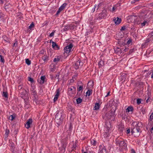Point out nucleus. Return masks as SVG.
<instances>
[{
  "mask_svg": "<svg viewBox=\"0 0 153 153\" xmlns=\"http://www.w3.org/2000/svg\"><path fill=\"white\" fill-rule=\"evenodd\" d=\"M25 100V108H27V109H28V105H27V102H26V101Z\"/></svg>",
  "mask_w": 153,
  "mask_h": 153,
  "instance_id": "09e8293b",
  "label": "nucleus"
},
{
  "mask_svg": "<svg viewBox=\"0 0 153 153\" xmlns=\"http://www.w3.org/2000/svg\"><path fill=\"white\" fill-rule=\"evenodd\" d=\"M113 21L116 25H119L121 23V19L120 18L117 17L116 18H114V19H113Z\"/></svg>",
  "mask_w": 153,
  "mask_h": 153,
  "instance_id": "ddd939ff",
  "label": "nucleus"
},
{
  "mask_svg": "<svg viewBox=\"0 0 153 153\" xmlns=\"http://www.w3.org/2000/svg\"><path fill=\"white\" fill-rule=\"evenodd\" d=\"M115 116L114 112L111 111L106 113L105 117V118L106 120V122L110 123L111 121H114Z\"/></svg>",
  "mask_w": 153,
  "mask_h": 153,
  "instance_id": "39448f33",
  "label": "nucleus"
},
{
  "mask_svg": "<svg viewBox=\"0 0 153 153\" xmlns=\"http://www.w3.org/2000/svg\"><path fill=\"white\" fill-rule=\"evenodd\" d=\"M73 45L72 43H71L69 45L66 46L64 49V53L69 54L71 51L72 48L73 47Z\"/></svg>",
  "mask_w": 153,
  "mask_h": 153,
  "instance_id": "6e6552de",
  "label": "nucleus"
},
{
  "mask_svg": "<svg viewBox=\"0 0 153 153\" xmlns=\"http://www.w3.org/2000/svg\"><path fill=\"white\" fill-rule=\"evenodd\" d=\"M131 153H136V152L133 149H132L131 150Z\"/></svg>",
  "mask_w": 153,
  "mask_h": 153,
  "instance_id": "052dcab7",
  "label": "nucleus"
},
{
  "mask_svg": "<svg viewBox=\"0 0 153 153\" xmlns=\"http://www.w3.org/2000/svg\"><path fill=\"white\" fill-rule=\"evenodd\" d=\"M48 57L47 56L44 55L42 57V59L44 61V62H47L48 60Z\"/></svg>",
  "mask_w": 153,
  "mask_h": 153,
  "instance_id": "a878e982",
  "label": "nucleus"
},
{
  "mask_svg": "<svg viewBox=\"0 0 153 153\" xmlns=\"http://www.w3.org/2000/svg\"><path fill=\"white\" fill-rule=\"evenodd\" d=\"M150 40L149 38H146L145 40V42L142 45V46L145 47L148 45V43L150 41Z\"/></svg>",
  "mask_w": 153,
  "mask_h": 153,
  "instance_id": "f3484780",
  "label": "nucleus"
},
{
  "mask_svg": "<svg viewBox=\"0 0 153 153\" xmlns=\"http://www.w3.org/2000/svg\"><path fill=\"white\" fill-rule=\"evenodd\" d=\"M67 5V4L66 3H64L62 5L63 7H64V8H65L66 6Z\"/></svg>",
  "mask_w": 153,
  "mask_h": 153,
  "instance_id": "6e6d98bb",
  "label": "nucleus"
},
{
  "mask_svg": "<svg viewBox=\"0 0 153 153\" xmlns=\"http://www.w3.org/2000/svg\"><path fill=\"white\" fill-rule=\"evenodd\" d=\"M25 127L27 129L29 128V120H27L26 124L25 125Z\"/></svg>",
  "mask_w": 153,
  "mask_h": 153,
  "instance_id": "79ce46f5",
  "label": "nucleus"
},
{
  "mask_svg": "<svg viewBox=\"0 0 153 153\" xmlns=\"http://www.w3.org/2000/svg\"><path fill=\"white\" fill-rule=\"evenodd\" d=\"M91 87H93L94 86L93 82H91Z\"/></svg>",
  "mask_w": 153,
  "mask_h": 153,
  "instance_id": "338daca9",
  "label": "nucleus"
},
{
  "mask_svg": "<svg viewBox=\"0 0 153 153\" xmlns=\"http://www.w3.org/2000/svg\"><path fill=\"white\" fill-rule=\"evenodd\" d=\"M142 126L141 123L138 122H134L132 123V126L131 128V132L132 135L134 137H139L142 131L140 128V127Z\"/></svg>",
  "mask_w": 153,
  "mask_h": 153,
  "instance_id": "f257e3e1",
  "label": "nucleus"
},
{
  "mask_svg": "<svg viewBox=\"0 0 153 153\" xmlns=\"http://www.w3.org/2000/svg\"><path fill=\"white\" fill-rule=\"evenodd\" d=\"M72 128V125L71 123H70L69 126V129L70 130H71Z\"/></svg>",
  "mask_w": 153,
  "mask_h": 153,
  "instance_id": "de8ad7c7",
  "label": "nucleus"
},
{
  "mask_svg": "<svg viewBox=\"0 0 153 153\" xmlns=\"http://www.w3.org/2000/svg\"><path fill=\"white\" fill-rule=\"evenodd\" d=\"M142 100L140 98H138L137 99V105H139L140 103H141Z\"/></svg>",
  "mask_w": 153,
  "mask_h": 153,
  "instance_id": "58836bf2",
  "label": "nucleus"
},
{
  "mask_svg": "<svg viewBox=\"0 0 153 153\" xmlns=\"http://www.w3.org/2000/svg\"><path fill=\"white\" fill-rule=\"evenodd\" d=\"M18 42L16 40H15V42L13 43V47H16L18 45Z\"/></svg>",
  "mask_w": 153,
  "mask_h": 153,
  "instance_id": "a19ab883",
  "label": "nucleus"
},
{
  "mask_svg": "<svg viewBox=\"0 0 153 153\" xmlns=\"http://www.w3.org/2000/svg\"><path fill=\"white\" fill-rule=\"evenodd\" d=\"M58 9L59 10H60L61 11L63 10L60 7Z\"/></svg>",
  "mask_w": 153,
  "mask_h": 153,
  "instance_id": "0e129e2a",
  "label": "nucleus"
},
{
  "mask_svg": "<svg viewBox=\"0 0 153 153\" xmlns=\"http://www.w3.org/2000/svg\"><path fill=\"white\" fill-rule=\"evenodd\" d=\"M111 128V123L105 122V124L102 133V134L104 138H107L110 136Z\"/></svg>",
  "mask_w": 153,
  "mask_h": 153,
  "instance_id": "7ed1b4c3",
  "label": "nucleus"
},
{
  "mask_svg": "<svg viewBox=\"0 0 153 153\" xmlns=\"http://www.w3.org/2000/svg\"><path fill=\"white\" fill-rule=\"evenodd\" d=\"M8 5H6L5 6V8L6 9H7V8H8Z\"/></svg>",
  "mask_w": 153,
  "mask_h": 153,
  "instance_id": "774afa93",
  "label": "nucleus"
},
{
  "mask_svg": "<svg viewBox=\"0 0 153 153\" xmlns=\"http://www.w3.org/2000/svg\"><path fill=\"white\" fill-rule=\"evenodd\" d=\"M68 138H65L61 140V144L62 148L61 150L63 151L64 152L65 151V148L68 144Z\"/></svg>",
  "mask_w": 153,
  "mask_h": 153,
  "instance_id": "0eeeda50",
  "label": "nucleus"
},
{
  "mask_svg": "<svg viewBox=\"0 0 153 153\" xmlns=\"http://www.w3.org/2000/svg\"><path fill=\"white\" fill-rule=\"evenodd\" d=\"M151 78L152 79L153 78V71L152 73V75L151 76Z\"/></svg>",
  "mask_w": 153,
  "mask_h": 153,
  "instance_id": "69168bd1",
  "label": "nucleus"
},
{
  "mask_svg": "<svg viewBox=\"0 0 153 153\" xmlns=\"http://www.w3.org/2000/svg\"><path fill=\"white\" fill-rule=\"evenodd\" d=\"M153 119V112L152 113L151 115H150L149 118V121H151Z\"/></svg>",
  "mask_w": 153,
  "mask_h": 153,
  "instance_id": "4c0bfd02",
  "label": "nucleus"
},
{
  "mask_svg": "<svg viewBox=\"0 0 153 153\" xmlns=\"http://www.w3.org/2000/svg\"><path fill=\"white\" fill-rule=\"evenodd\" d=\"M126 29V27L125 26L122 27L120 29L121 30H124Z\"/></svg>",
  "mask_w": 153,
  "mask_h": 153,
  "instance_id": "603ef678",
  "label": "nucleus"
},
{
  "mask_svg": "<svg viewBox=\"0 0 153 153\" xmlns=\"http://www.w3.org/2000/svg\"><path fill=\"white\" fill-rule=\"evenodd\" d=\"M107 15V10H103L102 12L100 13L98 15H96L94 20L95 21L100 20L102 19L105 18Z\"/></svg>",
  "mask_w": 153,
  "mask_h": 153,
  "instance_id": "423d86ee",
  "label": "nucleus"
},
{
  "mask_svg": "<svg viewBox=\"0 0 153 153\" xmlns=\"http://www.w3.org/2000/svg\"><path fill=\"white\" fill-rule=\"evenodd\" d=\"M73 88L75 89V88L74 86H71L70 88H69L68 92L69 94H74L75 93V91H72Z\"/></svg>",
  "mask_w": 153,
  "mask_h": 153,
  "instance_id": "aec40b11",
  "label": "nucleus"
},
{
  "mask_svg": "<svg viewBox=\"0 0 153 153\" xmlns=\"http://www.w3.org/2000/svg\"><path fill=\"white\" fill-rule=\"evenodd\" d=\"M81 63V60L79 59L75 63L74 67L76 69H78L79 68V66L80 65Z\"/></svg>",
  "mask_w": 153,
  "mask_h": 153,
  "instance_id": "dca6fc26",
  "label": "nucleus"
},
{
  "mask_svg": "<svg viewBox=\"0 0 153 153\" xmlns=\"http://www.w3.org/2000/svg\"><path fill=\"white\" fill-rule=\"evenodd\" d=\"M55 33V31L53 30V32L51 33L49 35L50 37H52L54 35V33Z\"/></svg>",
  "mask_w": 153,
  "mask_h": 153,
  "instance_id": "37998d69",
  "label": "nucleus"
},
{
  "mask_svg": "<svg viewBox=\"0 0 153 153\" xmlns=\"http://www.w3.org/2000/svg\"><path fill=\"white\" fill-rule=\"evenodd\" d=\"M60 58H59L58 57H57L53 59V61L54 62H55L56 63H57L60 61Z\"/></svg>",
  "mask_w": 153,
  "mask_h": 153,
  "instance_id": "473e14b6",
  "label": "nucleus"
},
{
  "mask_svg": "<svg viewBox=\"0 0 153 153\" xmlns=\"http://www.w3.org/2000/svg\"><path fill=\"white\" fill-rule=\"evenodd\" d=\"M91 144V145L93 146H95L97 144V142L94 139H91L90 140Z\"/></svg>",
  "mask_w": 153,
  "mask_h": 153,
  "instance_id": "6ab92c4d",
  "label": "nucleus"
},
{
  "mask_svg": "<svg viewBox=\"0 0 153 153\" xmlns=\"http://www.w3.org/2000/svg\"><path fill=\"white\" fill-rule=\"evenodd\" d=\"M29 81L30 82L31 86L35 85V81L32 78L29 77Z\"/></svg>",
  "mask_w": 153,
  "mask_h": 153,
  "instance_id": "4be33fe9",
  "label": "nucleus"
},
{
  "mask_svg": "<svg viewBox=\"0 0 153 153\" xmlns=\"http://www.w3.org/2000/svg\"><path fill=\"white\" fill-rule=\"evenodd\" d=\"M151 96L149 95H148L147 96V99L146 100V103H148L149 102H151Z\"/></svg>",
  "mask_w": 153,
  "mask_h": 153,
  "instance_id": "c85d7f7f",
  "label": "nucleus"
},
{
  "mask_svg": "<svg viewBox=\"0 0 153 153\" xmlns=\"http://www.w3.org/2000/svg\"><path fill=\"white\" fill-rule=\"evenodd\" d=\"M55 68L53 67V68H51L50 69V71H51L53 72L55 71Z\"/></svg>",
  "mask_w": 153,
  "mask_h": 153,
  "instance_id": "3c124183",
  "label": "nucleus"
},
{
  "mask_svg": "<svg viewBox=\"0 0 153 153\" xmlns=\"http://www.w3.org/2000/svg\"><path fill=\"white\" fill-rule=\"evenodd\" d=\"M48 21H45L43 24V26H47L48 25Z\"/></svg>",
  "mask_w": 153,
  "mask_h": 153,
  "instance_id": "49530a36",
  "label": "nucleus"
},
{
  "mask_svg": "<svg viewBox=\"0 0 153 153\" xmlns=\"http://www.w3.org/2000/svg\"><path fill=\"white\" fill-rule=\"evenodd\" d=\"M134 50L133 49L130 50L129 52V54L131 53H132L133 52H134Z\"/></svg>",
  "mask_w": 153,
  "mask_h": 153,
  "instance_id": "5fc2aeb1",
  "label": "nucleus"
},
{
  "mask_svg": "<svg viewBox=\"0 0 153 153\" xmlns=\"http://www.w3.org/2000/svg\"><path fill=\"white\" fill-rule=\"evenodd\" d=\"M115 51L118 54H120L122 52V50L118 48L115 50Z\"/></svg>",
  "mask_w": 153,
  "mask_h": 153,
  "instance_id": "bb28decb",
  "label": "nucleus"
},
{
  "mask_svg": "<svg viewBox=\"0 0 153 153\" xmlns=\"http://www.w3.org/2000/svg\"><path fill=\"white\" fill-rule=\"evenodd\" d=\"M70 28L69 26L65 25L64 26V28L63 29V30L65 31L68 30Z\"/></svg>",
  "mask_w": 153,
  "mask_h": 153,
  "instance_id": "c756f323",
  "label": "nucleus"
},
{
  "mask_svg": "<svg viewBox=\"0 0 153 153\" xmlns=\"http://www.w3.org/2000/svg\"><path fill=\"white\" fill-rule=\"evenodd\" d=\"M77 104H79L81 103L82 101V99L80 98H78L76 99Z\"/></svg>",
  "mask_w": 153,
  "mask_h": 153,
  "instance_id": "72a5a7b5",
  "label": "nucleus"
},
{
  "mask_svg": "<svg viewBox=\"0 0 153 153\" xmlns=\"http://www.w3.org/2000/svg\"><path fill=\"white\" fill-rule=\"evenodd\" d=\"M77 84L78 87L77 91L78 92L81 91L82 92L83 89V84L80 82H78Z\"/></svg>",
  "mask_w": 153,
  "mask_h": 153,
  "instance_id": "9d476101",
  "label": "nucleus"
},
{
  "mask_svg": "<svg viewBox=\"0 0 153 153\" xmlns=\"http://www.w3.org/2000/svg\"><path fill=\"white\" fill-rule=\"evenodd\" d=\"M126 132L127 134H129L130 133V129H127L126 130Z\"/></svg>",
  "mask_w": 153,
  "mask_h": 153,
  "instance_id": "4d7b16f0",
  "label": "nucleus"
},
{
  "mask_svg": "<svg viewBox=\"0 0 153 153\" xmlns=\"http://www.w3.org/2000/svg\"><path fill=\"white\" fill-rule=\"evenodd\" d=\"M100 107V105L99 103H95V106L93 110H97L99 109Z\"/></svg>",
  "mask_w": 153,
  "mask_h": 153,
  "instance_id": "a211bd4d",
  "label": "nucleus"
},
{
  "mask_svg": "<svg viewBox=\"0 0 153 153\" xmlns=\"http://www.w3.org/2000/svg\"><path fill=\"white\" fill-rule=\"evenodd\" d=\"M34 24L33 22H32L31 24L29 25V31L31 30H32L33 29V28H34Z\"/></svg>",
  "mask_w": 153,
  "mask_h": 153,
  "instance_id": "cd10ccee",
  "label": "nucleus"
},
{
  "mask_svg": "<svg viewBox=\"0 0 153 153\" xmlns=\"http://www.w3.org/2000/svg\"><path fill=\"white\" fill-rule=\"evenodd\" d=\"M126 44L128 45H131L132 44V40L131 39H129L127 41Z\"/></svg>",
  "mask_w": 153,
  "mask_h": 153,
  "instance_id": "ea45409f",
  "label": "nucleus"
},
{
  "mask_svg": "<svg viewBox=\"0 0 153 153\" xmlns=\"http://www.w3.org/2000/svg\"><path fill=\"white\" fill-rule=\"evenodd\" d=\"M45 76H42L40 78V79H38V82L40 84H42L45 82Z\"/></svg>",
  "mask_w": 153,
  "mask_h": 153,
  "instance_id": "2eb2a0df",
  "label": "nucleus"
},
{
  "mask_svg": "<svg viewBox=\"0 0 153 153\" xmlns=\"http://www.w3.org/2000/svg\"><path fill=\"white\" fill-rule=\"evenodd\" d=\"M26 63L27 65H29V59H26Z\"/></svg>",
  "mask_w": 153,
  "mask_h": 153,
  "instance_id": "bf43d9fd",
  "label": "nucleus"
},
{
  "mask_svg": "<svg viewBox=\"0 0 153 153\" xmlns=\"http://www.w3.org/2000/svg\"><path fill=\"white\" fill-rule=\"evenodd\" d=\"M146 24H148V22L146 20H144L143 23H141V26L142 27L145 26Z\"/></svg>",
  "mask_w": 153,
  "mask_h": 153,
  "instance_id": "2f4dec72",
  "label": "nucleus"
},
{
  "mask_svg": "<svg viewBox=\"0 0 153 153\" xmlns=\"http://www.w3.org/2000/svg\"><path fill=\"white\" fill-rule=\"evenodd\" d=\"M2 95L3 96L5 97V98H7L8 96V94L7 92L5 91L3 92Z\"/></svg>",
  "mask_w": 153,
  "mask_h": 153,
  "instance_id": "7c9ffc66",
  "label": "nucleus"
},
{
  "mask_svg": "<svg viewBox=\"0 0 153 153\" xmlns=\"http://www.w3.org/2000/svg\"><path fill=\"white\" fill-rule=\"evenodd\" d=\"M60 93V89L59 88L57 89L56 91V94L55 95L54 99L53 100L54 102H55L58 99V98L59 96Z\"/></svg>",
  "mask_w": 153,
  "mask_h": 153,
  "instance_id": "9b49d317",
  "label": "nucleus"
},
{
  "mask_svg": "<svg viewBox=\"0 0 153 153\" xmlns=\"http://www.w3.org/2000/svg\"><path fill=\"white\" fill-rule=\"evenodd\" d=\"M0 62L4 63V60L3 56L0 55Z\"/></svg>",
  "mask_w": 153,
  "mask_h": 153,
  "instance_id": "c9c22d12",
  "label": "nucleus"
},
{
  "mask_svg": "<svg viewBox=\"0 0 153 153\" xmlns=\"http://www.w3.org/2000/svg\"><path fill=\"white\" fill-rule=\"evenodd\" d=\"M110 94V92L109 91L108 93H107V94L105 96V97H107Z\"/></svg>",
  "mask_w": 153,
  "mask_h": 153,
  "instance_id": "680f3d73",
  "label": "nucleus"
},
{
  "mask_svg": "<svg viewBox=\"0 0 153 153\" xmlns=\"http://www.w3.org/2000/svg\"><path fill=\"white\" fill-rule=\"evenodd\" d=\"M33 121L32 119H29V128L30 127V125L32 124Z\"/></svg>",
  "mask_w": 153,
  "mask_h": 153,
  "instance_id": "8fccbe9b",
  "label": "nucleus"
},
{
  "mask_svg": "<svg viewBox=\"0 0 153 153\" xmlns=\"http://www.w3.org/2000/svg\"><path fill=\"white\" fill-rule=\"evenodd\" d=\"M76 144H74L73 145V147L74 148H76Z\"/></svg>",
  "mask_w": 153,
  "mask_h": 153,
  "instance_id": "e2e57ef3",
  "label": "nucleus"
},
{
  "mask_svg": "<svg viewBox=\"0 0 153 153\" xmlns=\"http://www.w3.org/2000/svg\"><path fill=\"white\" fill-rule=\"evenodd\" d=\"M115 141L116 145L119 146L120 151H123L124 150L126 151L127 150L126 141L121 138H116Z\"/></svg>",
  "mask_w": 153,
  "mask_h": 153,
  "instance_id": "f03ea898",
  "label": "nucleus"
},
{
  "mask_svg": "<svg viewBox=\"0 0 153 153\" xmlns=\"http://www.w3.org/2000/svg\"><path fill=\"white\" fill-rule=\"evenodd\" d=\"M31 86V88L30 89L31 94L33 95L35 97L37 96V92L36 91V87L35 85H32Z\"/></svg>",
  "mask_w": 153,
  "mask_h": 153,
  "instance_id": "1a4fd4ad",
  "label": "nucleus"
},
{
  "mask_svg": "<svg viewBox=\"0 0 153 153\" xmlns=\"http://www.w3.org/2000/svg\"><path fill=\"white\" fill-rule=\"evenodd\" d=\"M133 111V108L132 106H129L126 109V112H129L130 111Z\"/></svg>",
  "mask_w": 153,
  "mask_h": 153,
  "instance_id": "412c9836",
  "label": "nucleus"
},
{
  "mask_svg": "<svg viewBox=\"0 0 153 153\" xmlns=\"http://www.w3.org/2000/svg\"><path fill=\"white\" fill-rule=\"evenodd\" d=\"M104 65V61L101 59L100 61L99 62H98V65L100 68H101Z\"/></svg>",
  "mask_w": 153,
  "mask_h": 153,
  "instance_id": "393cba45",
  "label": "nucleus"
},
{
  "mask_svg": "<svg viewBox=\"0 0 153 153\" xmlns=\"http://www.w3.org/2000/svg\"><path fill=\"white\" fill-rule=\"evenodd\" d=\"M99 147L100 149L98 153H106V150L105 146H100Z\"/></svg>",
  "mask_w": 153,
  "mask_h": 153,
  "instance_id": "f8f14e48",
  "label": "nucleus"
},
{
  "mask_svg": "<svg viewBox=\"0 0 153 153\" xmlns=\"http://www.w3.org/2000/svg\"><path fill=\"white\" fill-rule=\"evenodd\" d=\"M124 128V125H119L118 126V130L121 132H122Z\"/></svg>",
  "mask_w": 153,
  "mask_h": 153,
  "instance_id": "5701e85b",
  "label": "nucleus"
},
{
  "mask_svg": "<svg viewBox=\"0 0 153 153\" xmlns=\"http://www.w3.org/2000/svg\"><path fill=\"white\" fill-rule=\"evenodd\" d=\"M61 12V11L58 9V10H57V11L56 13V16L58 15Z\"/></svg>",
  "mask_w": 153,
  "mask_h": 153,
  "instance_id": "864d4df0",
  "label": "nucleus"
},
{
  "mask_svg": "<svg viewBox=\"0 0 153 153\" xmlns=\"http://www.w3.org/2000/svg\"><path fill=\"white\" fill-rule=\"evenodd\" d=\"M73 109V108L71 105H69L67 107V109L69 111H72Z\"/></svg>",
  "mask_w": 153,
  "mask_h": 153,
  "instance_id": "e433bc0d",
  "label": "nucleus"
},
{
  "mask_svg": "<svg viewBox=\"0 0 153 153\" xmlns=\"http://www.w3.org/2000/svg\"><path fill=\"white\" fill-rule=\"evenodd\" d=\"M9 133V131L8 130H6L5 131V134H6L7 136Z\"/></svg>",
  "mask_w": 153,
  "mask_h": 153,
  "instance_id": "a18cd8bd",
  "label": "nucleus"
},
{
  "mask_svg": "<svg viewBox=\"0 0 153 153\" xmlns=\"http://www.w3.org/2000/svg\"><path fill=\"white\" fill-rule=\"evenodd\" d=\"M15 116L14 115H11L9 116V119L11 121H12L15 118Z\"/></svg>",
  "mask_w": 153,
  "mask_h": 153,
  "instance_id": "f704fd0d",
  "label": "nucleus"
},
{
  "mask_svg": "<svg viewBox=\"0 0 153 153\" xmlns=\"http://www.w3.org/2000/svg\"><path fill=\"white\" fill-rule=\"evenodd\" d=\"M96 5H95L93 8L92 9V11H93V12H94L95 11V9L96 8Z\"/></svg>",
  "mask_w": 153,
  "mask_h": 153,
  "instance_id": "13d9d810",
  "label": "nucleus"
},
{
  "mask_svg": "<svg viewBox=\"0 0 153 153\" xmlns=\"http://www.w3.org/2000/svg\"><path fill=\"white\" fill-rule=\"evenodd\" d=\"M92 91L91 89H88L87 91L86 92V96H88L89 97L92 94Z\"/></svg>",
  "mask_w": 153,
  "mask_h": 153,
  "instance_id": "b1692460",
  "label": "nucleus"
},
{
  "mask_svg": "<svg viewBox=\"0 0 153 153\" xmlns=\"http://www.w3.org/2000/svg\"><path fill=\"white\" fill-rule=\"evenodd\" d=\"M117 9V7L115 6H114L112 7L111 11L113 12L115 11V10Z\"/></svg>",
  "mask_w": 153,
  "mask_h": 153,
  "instance_id": "c03bdc74",
  "label": "nucleus"
},
{
  "mask_svg": "<svg viewBox=\"0 0 153 153\" xmlns=\"http://www.w3.org/2000/svg\"><path fill=\"white\" fill-rule=\"evenodd\" d=\"M52 48L56 50H58L59 49V47L56 43L53 41L52 42Z\"/></svg>",
  "mask_w": 153,
  "mask_h": 153,
  "instance_id": "4468645a",
  "label": "nucleus"
},
{
  "mask_svg": "<svg viewBox=\"0 0 153 153\" xmlns=\"http://www.w3.org/2000/svg\"><path fill=\"white\" fill-rule=\"evenodd\" d=\"M64 118V114L62 112L57 113L55 116V122L58 126H60L62 123Z\"/></svg>",
  "mask_w": 153,
  "mask_h": 153,
  "instance_id": "20e7f679",
  "label": "nucleus"
}]
</instances>
